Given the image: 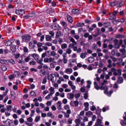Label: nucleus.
Instances as JSON below:
<instances>
[{
	"label": "nucleus",
	"instance_id": "obj_1",
	"mask_svg": "<svg viewBox=\"0 0 126 126\" xmlns=\"http://www.w3.org/2000/svg\"><path fill=\"white\" fill-rule=\"evenodd\" d=\"M95 76L96 78H94V88L96 90H99V89H101V90H104V94H106L108 97L111 96V91L109 92L108 91V87H104V85H106V84L107 83V81L104 80L103 81V83H101V82H100V78L98 77L97 74H95ZM96 80L98 81V82L99 83V84H101L102 86L100 88L99 86H98V84L96 82Z\"/></svg>",
	"mask_w": 126,
	"mask_h": 126
},
{
	"label": "nucleus",
	"instance_id": "obj_2",
	"mask_svg": "<svg viewBox=\"0 0 126 126\" xmlns=\"http://www.w3.org/2000/svg\"><path fill=\"white\" fill-rule=\"evenodd\" d=\"M108 63L109 64L108 65V67L107 68V67H104L103 68V72H105V71H107L108 72V74H107L105 76V78L106 79H109V78H110V75H111V60H108Z\"/></svg>",
	"mask_w": 126,
	"mask_h": 126
},
{
	"label": "nucleus",
	"instance_id": "obj_3",
	"mask_svg": "<svg viewBox=\"0 0 126 126\" xmlns=\"http://www.w3.org/2000/svg\"><path fill=\"white\" fill-rule=\"evenodd\" d=\"M22 38L23 42H25L26 43H28L30 42V39H31V36L29 34H25L22 36Z\"/></svg>",
	"mask_w": 126,
	"mask_h": 126
},
{
	"label": "nucleus",
	"instance_id": "obj_4",
	"mask_svg": "<svg viewBox=\"0 0 126 126\" xmlns=\"http://www.w3.org/2000/svg\"><path fill=\"white\" fill-rule=\"evenodd\" d=\"M111 71L113 72V75L116 76L119 75H122V70L121 69H119L116 70V69L114 67L111 68Z\"/></svg>",
	"mask_w": 126,
	"mask_h": 126
},
{
	"label": "nucleus",
	"instance_id": "obj_5",
	"mask_svg": "<svg viewBox=\"0 0 126 126\" xmlns=\"http://www.w3.org/2000/svg\"><path fill=\"white\" fill-rule=\"evenodd\" d=\"M47 79L48 80H50L52 82H56V80H55V76H54V74H50L49 75L47 76Z\"/></svg>",
	"mask_w": 126,
	"mask_h": 126
},
{
	"label": "nucleus",
	"instance_id": "obj_6",
	"mask_svg": "<svg viewBox=\"0 0 126 126\" xmlns=\"http://www.w3.org/2000/svg\"><path fill=\"white\" fill-rule=\"evenodd\" d=\"M52 28L54 29V30H61V29H62V27L58 24H55L53 25Z\"/></svg>",
	"mask_w": 126,
	"mask_h": 126
},
{
	"label": "nucleus",
	"instance_id": "obj_7",
	"mask_svg": "<svg viewBox=\"0 0 126 126\" xmlns=\"http://www.w3.org/2000/svg\"><path fill=\"white\" fill-rule=\"evenodd\" d=\"M25 11L24 10H16V14H18V15H23L24 14Z\"/></svg>",
	"mask_w": 126,
	"mask_h": 126
},
{
	"label": "nucleus",
	"instance_id": "obj_8",
	"mask_svg": "<svg viewBox=\"0 0 126 126\" xmlns=\"http://www.w3.org/2000/svg\"><path fill=\"white\" fill-rule=\"evenodd\" d=\"M117 14H118V11L114 10L111 15V19H116L117 18Z\"/></svg>",
	"mask_w": 126,
	"mask_h": 126
},
{
	"label": "nucleus",
	"instance_id": "obj_9",
	"mask_svg": "<svg viewBox=\"0 0 126 126\" xmlns=\"http://www.w3.org/2000/svg\"><path fill=\"white\" fill-rule=\"evenodd\" d=\"M114 47L116 49H119L120 45H119V40L118 39H115L114 40Z\"/></svg>",
	"mask_w": 126,
	"mask_h": 126
},
{
	"label": "nucleus",
	"instance_id": "obj_10",
	"mask_svg": "<svg viewBox=\"0 0 126 126\" xmlns=\"http://www.w3.org/2000/svg\"><path fill=\"white\" fill-rule=\"evenodd\" d=\"M49 94L50 95H54V94H55V88L53 87H51L49 89Z\"/></svg>",
	"mask_w": 126,
	"mask_h": 126
},
{
	"label": "nucleus",
	"instance_id": "obj_11",
	"mask_svg": "<svg viewBox=\"0 0 126 126\" xmlns=\"http://www.w3.org/2000/svg\"><path fill=\"white\" fill-rule=\"evenodd\" d=\"M72 68H67L64 71L65 73H67V74H71L72 73Z\"/></svg>",
	"mask_w": 126,
	"mask_h": 126
},
{
	"label": "nucleus",
	"instance_id": "obj_12",
	"mask_svg": "<svg viewBox=\"0 0 126 126\" xmlns=\"http://www.w3.org/2000/svg\"><path fill=\"white\" fill-rule=\"evenodd\" d=\"M30 57H32L34 60H39V55L37 54H30Z\"/></svg>",
	"mask_w": 126,
	"mask_h": 126
},
{
	"label": "nucleus",
	"instance_id": "obj_13",
	"mask_svg": "<svg viewBox=\"0 0 126 126\" xmlns=\"http://www.w3.org/2000/svg\"><path fill=\"white\" fill-rule=\"evenodd\" d=\"M62 122L63 123H65L68 125H71V124H72V119L71 118H69L67 121L66 120H64V121H62Z\"/></svg>",
	"mask_w": 126,
	"mask_h": 126
},
{
	"label": "nucleus",
	"instance_id": "obj_14",
	"mask_svg": "<svg viewBox=\"0 0 126 126\" xmlns=\"http://www.w3.org/2000/svg\"><path fill=\"white\" fill-rule=\"evenodd\" d=\"M67 97L68 99L71 100V99H73V98H74V94L72 93H69L67 94Z\"/></svg>",
	"mask_w": 126,
	"mask_h": 126
},
{
	"label": "nucleus",
	"instance_id": "obj_15",
	"mask_svg": "<svg viewBox=\"0 0 126 126\" xmlns=\"http://www.w3.org/2000/svg\"><path fill=\"white\" fill-rule=\"evenodd\" d=\"M64 109H65V110H66L67 113H68L69 114H71V111L69 109V105H65Z\"/></svg>",
	"mask_w": 126,
	"mask_h": 126
},
{
	"label": "nucleus",
	"instance_id": "obj_16",
	"mask_svg": "<svg viewBox=\"0 0 126 126\" xmlns=\"http://www.w3.org/2000/svg\"><path fill=\"white\" fill-rule=\"evenodd\" d=\"M85 107V110L88 111L89 110V103L88 102H85L84 104Z\"/></svg>",
	"mask_w": 126,
	"mask_h": 126
},
{
	"label": "nucleus",
	"instance_id": "obj_17",
	"mask_svg": "<svg viewBox=\"0 0 126 126\" xmlns=\"http://www.w3.org/2000/svg\"><path fill=\"white\" fill-rule=\"evenodd\" d=\"M71 12L74 13V14H79L80 13V11L78 10L77 9H73L72 10Z\"/></svg>",
	"mask_w": 126,
	"mask_h": 126
},
{
	"label": "nucleus",
	"instance_id": "obj_18",
	"mask_svg": "<svg viewBox=\"0 0 126 126\" xmlns=\"http://www.w3.org/2000/svg\"><path fill=\"white\" fill-rule=\"evenodd\" d=\"M94 61H95V59L92 57H90L88 58V62L91 63H94Z\"/></svg>",
	"mask_w": 126,
	"mask_h": 126
},
{
	"label": "nucleus",
	"instance_id": "obj_19",
	"mask_svg": "<svg viewBox=\"0 0 126 126\" xmlns=\"http://www.w3.org/2000/svg\"><path fill=\"white\" fill-rule=\"evenodd\" d=\"M57 109L61 110L62 109V101H59L57 102Z\"/></svg>",
	"mask_w": 126,
	"mask_h": 126
},
{
	"label": "nucleus",
	"instance_id": "obj_20",
	"mask_svg": "<svg viewBox=\"0 0 126 126\" xmlns=\"http://www.w3.org/2000/svg\"><path fill=\"white\" fill-rule=\"evenodd\" d=\"M56 64H57V62L56 61L50 63V66L51 68H55V67H56Z\"/></svg>",
	"mask_w": 126,
	"mask_h": 126
},
{
	"label": "nucleus",
	"instance_id": "obj_21",
	"mask_svg": "<svg viewBox=\"0 0 126 126\" xmlns=\"http://www.w3.org/2000/svg\"><path fill=\"white\" fill-rule=\"evenodd\" d=\"M45 39L46 41L51 42V41H52V36H50L49 35H47L45 36Z\"/></svg>",
	"mask_w": 126,
	"mask_h": 126
},
{
	"label": "nucleus",
	"instance_id": "obj_22",
	"mask_svg": "<svg viewBox=\"0 0 126 126\" xmlns=\"http://www.w3.org/2000/svg\"><path fill=\"white\" fill-rule=\"evenodd\" d=\"M7 64H9V63H12V64H14L15 63V62H14V60L13 59H10V60H7Z\"/></svg>",
	"mask_w": 126,
	"mask_h": 126
},
{
	"label": "nucleus",
	"instance_id": "obj_23",
	"mask_svg": "<svg viewBox=\"0 0 126 126\" xmlns=\"http://www.w3.org/2000/svg\"><path fill=\"white\" fill-rule=\"evenodd\" d=\"M62 36V32L58 31L57 32L56 34V38H59V37H61Z\"/></svg>",
	"mask_w": 126,
	"mask_h": 126
},
{
	"label": "nucleus",
	"instance_id": "obj_24",
	"mask_svg": "<svg viewBox=\"0 0 126 126\" xmlns=\"http://www.w3.org/2000/svg\"><path fill=\"white\" fill-rule=\"evenodd\" d=\"M35 48V45L33 43V42H30L29 43V48L31 49V50H32Z\"/></svg>",
	"mask_w": 126,
	"mask_h": 126
},
{
	"label": "nucleus",
	"instance_id": "obj_25",
	"mask_svg": "<svg viewBox=\"0 0 126 126\" xmlns=\"http://www.w3.org/2000/svg\"><path fill=\"white\" fill-rule=\"evenodd\" d=\"M11 50L12 52H16V46L15 45H11Z\"/></svg>",
	"mask_w": 126,
	"mask_h": 126
},
{
	"label": "nucleus",
	"instance_id": "obj_26",
	"mask_svg": "<svg viewBox=\"0 0 126 126\" xmlns=\"http://www.w3.org/2000/svg\"><path fill=\"white\" fill-rule=\"evenodd\" d=\"M18 63H21V64H24V63H25V62L23 61V59H22V57L19 58Z\"/></svg>",
	"mask_w": 126,
	"mask_h": 126
},
{
	"label": "nucleus",
	"instance_id": "obj_27",
	"mask_svg": "<svg viewBox=\"0 0 126 126\" xmlns=\"http://www.w3.org/2000/svg\"><path fill=\"white\" fill-rule=\"evenodd\" d=\"M87 83V88H90V87H91V84H92V82H91L90 80H88Z\"/></svg>",
	"mask_w": 126,
	"mask_h": 126
},
{
	"label": "nucleus",
	"instance_id": "obj_28",
	"mask_svg": "<svg viewBox=\"0 0 126 126\" xmlns=\"http://www.w3.org/2000/svg\"><path fill=\"white\" fill-rule=\"evenodd\" d=\"M101 124H102V120L97 119V123H95V126H98L99 125H101Z\"/></svg>",
	"mask_w": 126,
	"mask_h": 126
},
{
	"label": "nucleus",
	"instance_id": "obj_29",
	"mask_svg": "<svg viewBox=\"0 0 126 126\" xmlns=\"http://www.w3.org/2000/svg\"><path fill=\"white\" fill-rule=\"evenodd\" d=\"M40 75L41 76H43V75H45L46 74V72H45V70L41 69L39 71Z\"/></svg>",
	"mask_w": 126,
	"mask_h": 126
},
{
	"label": "nucleus",
	"instance_id": "obj_30",
	"mask_svg": "<svg viewBox=\"0 0 126 126\" xmlns=\"http://www.w3.org/2000/svg\"><path fill=\"white\" fill-rule=\"evenodd\" d=\"M48 117H50L52 119H55V115L52 114V112H49L47 113Z\"/></svg>",
	"mask_w": 126,
	"mask_h": 126
},
{
	"label": "nucleus",
	"instance_id": "obj_31",
	"mask_svg": "<svg viewBox=\"0 0 126 126\" xmlns=\"http://www.w3.org/2000/svg\"><path fill=\"white\" fill-rule=\"evenodd\" d=\"M77 43L76 41H74V42H72V43H70L69 45V47L70 48H72V47H74L75 46H76V44Z\"/></svg>",
	"mask_w": 126,
	"mask_h": 126
},
{
	"label": "nucleus",
	"instance_id": "obj_32",
	"mask_svg": "<svg viewBox=\"0 0 126 126\" xmlns=\"http://www.w3.org/2000/svg\"><path fill=\"white\" fill-rule=\"evenodd\" d=\"M0 63H6L7 64V60L1 59V58H0Z\"/></svg>",
	"mask_w": 126,
	"mask_h": 126
},
{
	"label": "nucleus",
	"instance_id": "obj_33",
	"mask_svg": "<svg viewBox=\"0 0 126 126\" xmlns=\"http://www.w3.org/2000/svg\"><path fill=\"white\" fill-rule=\"evenodd\" d=\"M65 52L68 55H70V54H71V52H72V50H71V49L70 48H67L66 49Z\"/></svg>",
	"mask_w": 126,
	"mask_h": 126
},
{
	"label": "nucleus",
	"instance_id": "obj_34",
	"mask_svg": "<svg viewBox=\"0 0 126 126\" xmlns=\"http://www.w3.org/2000/svg\"><path fill=\"white\" fill-rule=\"evenodd\" d=\"M117 7H122V6H124V2H119L117 4Z\"/></svg>",
	"mask_w": 126,
	"mask_h": 126
},
{
	"label": "nucleus",
	"instance_id": "obj_35",
	"mask_svg": "<svg viewBox=\"0 0 126 126\" xmlns=\"http://www.w3.org/2000/svg\"><path fill=\"white\" fill-rule=\"evenodd\" d=\"M1 69L3 70V71H6V70H7V67L4 65H2L1 66Z\"/></svg>",
	"mask_w": 126,
	"mask_h": 126
},
{
	"label": "nucleus",
	"instance_id": "obj_36",
	"mask_svg": "<svg viewBox=\"0 0 126 126\" xmlns=\"http://www.w3.org/2000/svg\"><path fill=\"white\" fill-rule=\"evenodd\" d=\"M93 114V113L92 111H88L86 113V116L87 117H90V116H92Z\"/></svg>",
	"mask_w": 126,
	"mask_h": 126
},
{
	"label": "nucleus",
	"instance_id": "obj_37",
	"mask_svg": "<svg viewBox=\"0 0 126 126\" xmlns=\"http://www.w3.org/2000/svg\"><path fill=\"white\" fill-rule=\"evenodd\" d=\"M67 21H68V22H70V23H71V22H72V17H71L70 16H67Z\"/></svg>",
	"mask_w": 126,
	"mask_h": 126
},
{
	"label": "nucleus",
	"instance_id": "obj_38",
	"mask_svg": "<svg viewBox=\"0 0 126 126\" xmlns=\"http://www.w3.org/2000/svg\"><path fill=\"white\" fill-rule=\"evenodd\" d=\"M6 107L7 111H8V112H11V110H12V106L11 105H7Z\"/></svg>",
	"mask_w": 126,
	"mask_h": 126
},
{
	"label": "nucleus",
	"instance_id": "obj_39",
	"mask_svg": "<svg viewBox=\"0 0 126 126\" xmlns=\"http://www.w3.org/2000/svg\"><path fill=\"white\" fill-rule=\"evenodd\" d=\"M40 120H41V117L40 116H36L35 117L34 121L35 122V123H38V122H39V121H40Z\"/></svg>",
	"mask_w": 126,
	"mask_h": 126
},
{
	"label": "nucleus",
	"instance_id": "obj_40",
	"mask_svg": "<svg viewBox=\"0 0 126 126\" xmlns=\"http://www.w3.org/2000/svg\"><path fill=\"white\" fill-rule=\"evenodd\" d=\"M124 82V80L123 79V78L121 77H118V83H123Z\"/></svg>",
	"mask_w": 126,
	"mask_h": 126
},
{
	"label": "nucleus",
	"instance_id": "obj_41",
	"mask_svg": "<svg viewBox=\"0 0 126 126\" xmlns=\"http://www.w3.org/2000/svg\"><path fill=\"white\" fill-rule=\"evenodd\" d=\"M75 122L76 124L80 125V123H81V120L80 119L78 118L75 120Z\"/></svg>",
	"mask_w": 126,
	"mask_h": 126
},
{
	"label": "nucleus",
	"instance_id": "obj_42",
	"mask_svg": "<svg viewBox=\"0 0 126 126\" xmlns=\"http://www.w3.org/2000/svg\"><path fill=\"white\" fill-rule=\"evenodd\" d=\"M49 60V63H53V62H55V58H53V57H50L49 58H48Z\"/></svg>",
	"mask_w": 126,
	"mask_h": 126
},
{
	"label": "nucleus",
	"instance_id": "obj_43",
	"mask_svg": "<svg viewBox=\"0 0 126 126\" xmlns=\"http://www.w3.org/2000/svg\"><path fill=\"white\" fill-rule=\"evenodd\" d=\"M70 114V113H67V111H66V113H64V118H67V119H68L69 118Z\"/></svg>",
	"mask_w": 126,
	"mask_h": 126
},
{
	"label": "nucleus",
	"instance_id": "obj_44",
	"mask_svg": "<svg viewBox=\"0 0 126 126\" xmlns=\"http://www.w3.org/2000/svg\"><path fill=\"white\" fill-rule=\"evenodd\" d=\"M80 58L81 59H85V58H86V54H85V53L81 54Z\"/></svg>",
	"mask_w": 126,
	"mask_h": 126
},
{
	"label": "nucleus",
	"instance_id": "obj_45",
	"mask_svg": "<svg viewBox=\"0 0 126 126\" xmlns=\"http://www.w3.org/2000/svg\"><path fill=\"white\" fill-rule=\"evenodd\" d=\"M12 43L11 42V40H8L6 43H5V45L6 46H10Z\"/></svg>",
	"mask_w": 126,
	"mask_h": 126
},
{
	"label": "nucleus",
	"instance_id": "obj_46",
	"mask_svg": "<svg viewBox=\"0 0 126 126\" xmlns=\"http://www.w3.org/2000/svg\"><path fill=\"white\" fill-rule=\"evenodd\" d=\"M118 4V1H115L111 2V6H115Z\"/></svg>",
	"mask_w": 126,
	"mask_h": 126
},
{
	"label": "nucleus",
	"instance_id": "obj_47",
	"mask_svg": "<svg viewBox=\"0 0 126 126\" xmlns=\"http://www.w3.org/2000/svg\"><path fill=\"white\" fill-rule=\"evenodd\" d=\"M125 21H126V20L124 18L118 20V22H121V23L125 22Z\"/></svg>",
	"mask_w": 126,
	"mask_h": 126
},
{
	"label": "nucleus",
	"instance_id": "obj_48",
	"mask_svg": "<svg viewBox=\"0 0 126 126\" xmlns=\"http://www.w3.org/2000/svg\"><path fill=\"white\" fill-rule=\"evenodd\" d=\"M101 112H102V110L101 109L96 110V115H98V116H100V115H101Z\"/></svg>",
	"mask_w": 126,
	"mask_h": 126
},
{
	"label": "nucleus",
	"instance_id": "obj_49",
	"mask_svg": "<svg viewBox=\"0 0 126 126\" xmlns=\"http://www.w3.org/2000/svg\"><path fill=\"white\" fill-rule=\"evenodd\" d=\"M57 53L59 54V55H63V50L62 49H60L58 50Z\"/></svg>",
	"mask_w": 126,
	"mask_h": 126
},
{
	"label": "nucleus",
	"instance_id": "obj_50",
	"mask_svg": "<svg viewBox=\"0 0 126 126\" xmlns=\"http://www.w3.org/2000/svg\"><path fill=\"white\" fill-rule=\"evenodd\" d=\"M62 49H66L67 48V44L63 43L61 46Z\"/></svg>",
	"mask_w": 126,
	"mask_h": 126
},
{
	"label": "nucleus",
	"instance_id": "obj_51",
	"mask_svg": "<svg viewBox=\"0 0 126 126\" xmlns=\"http://www.w3.org/2000/svg\"><path fill=\"white\" fill-rule=\"evenodd\" d=\"M108 109H109L108 106L104 107L102 108V112H103V113H105V112H106V111H108Z\"/></svg>",
	"mask_w": 126,
	"mask_h": 126
},
{
	"label": "nucleus",
	"instance_id": "obj_52",
	"mask_svg": "<svg viewBox=\"0 0 126 126\" xmlns=\"http://www.w3.org/2000/svg\"><path fill=\"white\" fill-rule=\"evenodd\" d=\"M77 27H82V26H84V23H79L77 24Z\"/></svg>",
	"mask_w": 126,
	"mask_h": 126
},
{
	"label": "nucleus",
	"instance_id": "obj_53",
	"mask_svg": "<svg viewBox=\"0 0 126 126\" xmlns=\"http://www.w3.org/2000/svg\"><path fill=\"white\" fill-rule=\"evenodd\" d=\"M52 96V94H49L46 97H45V99L46 100H50V99H51V96Z\"/></svg>",
	"mask_w": 126,
	"mask_h": 126
},
{
	"label": "nucleus",
	"instance_id": "obj_54",
	"mask_svg": "<svg viewBox=\"0 0 126 126\" xmlns=\"http://www.w3.org/2000/svg\"><path fill=\"white\" fill-rule=\"evenodd\" d=\"M30 57L31 56H28L25 59V61L26 63H28V62L30 61Z\"/></svg>",
	"mask_w": 126,
	"mask_h": 126
},
{
	"label": "nucleus",
	"instance_id": "obj_55",
	"mask_svg": "<svg viewBox=\"0 0 126 126\" xmlns=\"http://www.w3.org/2000/svg\"><path fill=\"white\" fill-rule=\"evenodd\" d=\"M58 64H59V65H62V64H63V60L62 59L58 60Z\"/></svg>",
	"mask_w": 126,
	"mask_h": 126
},
{
	"label": "nucleus",
	"instance_id": "obj_56",
	"mask_svg": "<svg viewBox=\"0 0 126 126\" xmlns=\"http://www.w3.org/2000/svg\"><path fill=\"white\" fill-rule=\"evenodd\" d=\"M57 53H56V52L52 51L50 52V55L51 56V57H54V56H56V54Z\"/></svg>",
	"mask_w": 126,
	"mask_h": 126
},
{
	"label": "nucleus",
	"instance_id": "obj_57",
	"mask_svg": "<svg viewBox=\"0 0 126 126\" xmlns=\"http://www.w3.org/2000/svg\"><path fill=\"white\" fill-rule=\"evenodd\" d=\"M83 121L84 123H85L86 122H88V117L86 116L84 117V118L83 119Z\"/></svg>",
	"mask_w": 126,
	"mask_h": 126
},
{
	"label": "nucleus",
	"instance_id": "obj_58",
	"mask_svg": "<svg viewBox=\"0 0 126 126\" xmlns=\"http://www.w3.org/2000/svg\"><path fill=\"white\" fill-rule=\"evenodd\" d=\"M69 41H70V42H71L72 43L75 42V40H74V38H72L71 36L69 37Z\"/></svg>",
	"mask_w": 126,
	"mask_h": 126
},
{
	"label": "nucleus",
	"instance_id": "obj_59",
	"mask_svg": "<svg viewBox=\"0 0 126 126\" xmlns=\"http://www.w3.org/2000/svg\"><path fill=\"white\" fill-rule=\"evenodd\" d=\"M75 98H76V99H78V98H79L80 97V94L78 93V94H76L74 95Z\"/></svg>",
	"mask_w": 126,
	"mask_h": 126
},
{
	"label": "nucleus",
	"instance_id": "obj_60",
	"mask_svg": "<svg viewBox=\"0 0 126 126\" xmlns=\"http://www.w3.org/2000/svg\"><path fill=\"white\" fill-rule=\"evenodd\" d=\"M62 87L64 89H67L68 87V85L66 84H63L62 85Z\"/></svg>",
	"mask_w": 126,
	"mask_h": 126
},
{
	"label": "nucleus",
	"instance_id": "obj_61",
	"mask_svg": "<svg viewBox=\"0 0 126 126\" xmlns=\"http://www.w3.org/2000/svg\"><path fill=\"white\" fill-rule=\"evenodd\" d=\"M30 64H31V65H36V62H35V61H31L30 62Z\"/></svg>",
	"mask_w": 126,
	"mask_h": 126
},
{
	"label": "nucleus",
	"instance_id": "obj_62",
	"mask_svg": "<svg viewBox=\"0 0 126 126\" xmlns=\"http://www.w3.org/2000/svg\"><path fill=\"white\" fill-rule=\"evenodd\" d=\"M54 60H58L60 58V55L56 54L54 56Z\"/></svg>",
	"mask_w": 126,
	"mask_h": 126
},
{
	"label": "nucleus",
	"instance_id": "obj_63",
	"mask_svg": "<svg viewBox=\"0 0 126 126\" xmlns=\"http://www.w3.org/2000/svg\"><path fill=\"white\" fill-rule=\"evenodd\" d=\"M49 62V58H48L47 57L44 58V63H48Z\"/></svg>",
	"mask_w": 126,
	"mask_h": 126
},
{
	"label": "nucleus",
	"instance_id": "obj_64",
	"mask_svg": "<svg viewBox=\"0 0 126 126\" xmlns=\"http://www.w3.org/2000/svg\"><path fill=\"white\" fill-rule=\"evenodd\" d=\"M120 52H121V53H122V54H125V53H126V49L125 48L124 49H120L119 50Z\"/></svg>",
	"mask_w": 126,
	"mask_h": 126
}]
</instances>
